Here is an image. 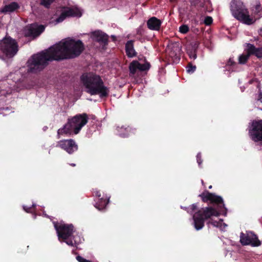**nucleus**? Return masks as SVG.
<instances>
[{"label": "nucleus", "mask_w": 262, "mask_h": 262, "mask_svg": "<svg viewBox=\"0 0 262 262\" xmlns=\"http://www.w3.org/2000/svg\"><path fill=\"white\" fill-rule=\"evenodd\" d=\"M84 50L80 40L71 39L61 41L48 49L33 55L28 60L29 72L37 73L49 64V61H61L78 57Z\"/></svg>", "instance_id": "1"}, {"label": "nucleus", "mask_w": 262, "mask_h": 262, "mask_svg": "<svg viewBox=\"0 0 262 262\" xmlns=\"http://www.w3.org/2000/svg\"><path fill=\"white\" fill-rule=\"evenodd\" d=\"M199 196L203 202H209L210 204L216 206V208L212 206H208L202 208L198 211L200 212L201 215L205 220L210 219L212 216H219L221 214H226L227 210L225 206L223 199L221 196L211 193L208 190L204 191Z\"/></svg>", "instance_id": "2"}, {"label": "nucleus", "mask_w": 262, "mask_h": 262, "mask_svg": "<svg viewBox=\"0 0 262 262\" xmlns=\"http://www.w3.org/2000/svg\"><path fill=\"white\" fill-rule=\"evenodd\" d=\"M81 81L85 89V91L91 95H99L100 97L105 98L109 95V89L104 85L99 75L93 73H85L80 77Z\"/></svg>", "instance_id": "3"}, {"label": "nucleus", "mask_w": 262, "mask_h": 262, "mask_svg": "<svg viewBox=\"0 0 262 262\" xmlns=\"http://www.w3.org/2000/svg\"><path fill=\"white\" fill-rule=\"evenodd\" d=\"M88 115L86 113L78 114L69 118L67 123L57 131V138L59 139L61 135L78 134L82 128L88 123Z\"/></svg>", "instance_id": "4"}, {"label": "nucleus", "mask_w": 262, "mask_h": 262, "mask_svg": "<svg viewBox=\"0 0 262 262\" xmlns=\"http://www.w3.org/2000/svg\"><path fill=\"white\" fill-rule=\"evenodd\" d=\"M230 10L234 17L244 24L250 25L255 21L250 16L248 9L241 0H232Z\"/></svg>", "instance_id": "5"}, {"label": "nucleus", "mask_w": 262, "mask_h": 262, "mask_svg": "<svg viewBox=\"0 0 262 262\" xmlns=\"http://www.w3.org/2000/svg\"><path fill=\"white\" fill-rule=\"evenodd\" d=\"M54 225L60 241L62 240L69 246L77 247L78 243L74 239V236H73L74 227L72 224L54 222Z\"/></svg>", "instance_id": "6"}, {"label": "nucleus", "mask_w": 262, "mask_h": 262, "mask_svg": "<svg viewBox=\"0 0 262 262\" xmlns=\"http://www.w3.org/2000/svg\"><path fill=\"white\" fill-rule=\"evenodd\" d=\"M17 42L10 36L0 40V52L8 58L13 57L18 51Z\"/></svg>", "instance_id": "7"}, {"label": "nucleus", "mask_w": 262, "mask_h": 262, "mask_svg": "<svg viewBox=\"0 0 262 262\" xmlns=\"http://www.w3.org/2000/svg\"><path fill=\"white\" fill-rule=\"evenodd\" d=\"M249 135L254 142H262V120L252 121L249 129Z\"/></svg>", "instance_id": "8"}, {"label": "nucleus", "mask_w": 262, "mask_h": 262, "mask_svg": "<svg viewBox=\"0 0 262 262\" xmlns=\"http://www.w3.org/2000/svg\"><path fill=\"white\" fill-rule=\"evenodd\" d=\"M240 242L242 245H250L252 247H258L261 245L258 236L252 231H246V233L241 232Z\"/></svg>", "instance_id": "9"}, {"label": "nucleus", "mask_w": 262, "mask_h": 262, "mask_svg": "<svg viewBox=\"0 0 262 262\" xmlns=\"http://www.w3.org/2000/svg\"><path fill=\"white\" fill-rule=\"evenodd\" d=\"M45 29L43 25L37 26L35 24H31L26 26L24 29L25 36L31 37L34 39L40 35Z\"/></svg>", "instance_id": "10"}, {"label": "nucleus", "mask_w": 262, "mask_h": 262, "mask_svg": "<svg viewBox=\"0 0 262 262\" xmlns=\"http://www.w3.org/2000/svg\"><path fill=\"white\" fill-rule=\"evenodd\" d=\"M57 146L67 151L69 154H73L78 149V145L73 139L62 140L57 142Z\"/></svg>", "instance_id": "11"}, {"label": "nucleus", "mask_w": 262, "mask_h": 262, "mask_svg": "<svg viewBox=\"0 0 262 262\" xmlns=\"http://www.w3.org/2000/svg\"><path fill=\"white\" fill-rule=\"evenodd\" d=\"M81 13L77 9H73L71 8H66L62 11L59 16L55 19L56 24L63 21L67 17L81 16Z\"/></svg>", "instance_id": "12"}, {"label": "nucleus", "mask_w": 262, "mask_h": 262, "mask_svg": "<svg viewBox=\"0 0 262 262\" xmlns=\"http://www.w3.org/2000/svg\"><path fill=\"white\" fill-rule=\"evenodd\" d=\"M91 37L94 40L102 43L104 46L107 45L108 43V36L102 31L97 30L92 32Z\"/></svg>", "instance_id": "13"}, {"label": "nucleus", "mask_w": 262, "mask_h": 262, "mask_svg": "<svg viewBox=\"0 0 262 262\" xmlns=\"http://www.w3.org/2000/svg\"><path fill=\"white\" fill-rule=\"evenodd\" d=\"M246 47L245 51L249 55H254L258 58H262V47L256 48L254 45L249 43H246Z\"/></svg>", "instance_id": "14"}, {"label": "nucleus", "mask_w": 262, "mask_h": 262, "mask_svg": "<svg viewBox=\"0 0 262 262\" xmlns=\"http://www.w3.org/2000/svg\"><path fill=\"white\" fill-rule=\"evenodd\" d=\"M193 225L196 230H199L203 228L205 220L201 215L200 212H196L193 215Z\"/></svg>", "instance_id": "15"}, {"label": "nucleus", "mask_w": 262, "mask_h": 262, "mask_svg": "<svg viewBox=\"0 0 262 262\" xmlns=\"http://www.w3.org/2000/svg\"><path fill=\"white\" fill-rule=\"evenodd\" d=\"M162 21L156 17L152 16L147 21V26L151 30L159 31L161 28Z\"/></svg>", "instance_id": "16"}, {"label": "nucleus", "mask_w": 262, "mask_h": 262, "mask_svg": "<svg viewBox=\"0 0 262 262\" xmlns=\"http://www.w3.org/2000/svg\"><path fill=\"white\" fill-rule=\"evenodd\" d=\"M125 53L128 58L135 57L137 55L134 47V41L132 40H128L125 43Z\"/></svg>", "instance_id": "17"}, {"label": "nucleus", "mask_w": 262, "mask_h": 262, "mask_svg": "<svg viewBox=\"0 0 262 262\" xmlns=\"http://www.w3.org/2000/svg\"><path fill=\"white\" fill-rule=\"evenodd\" d=\"M18 8H19L18 4L16 2H13L8 5H6L0 10V12L4 13L12 12Z\"/></svg>", "instance_id": "18"}, {"label": "nucleus", "mask_w": 262, "mask_h": 262, "mask_svg": "<svg viewBox=\"0 0 262 262\" xmlns=\"http://www.w3.org/2000/svg\"><path fill=\"white\" fill-rule=\"evenodd\" d=\"M109 202V198H101L96 203L95 207L99 210L104 209Z\"/></svg>", "instance_id": "19"}, {"label": "nucleus", "mask_w": 262, "mask_h": 262, "mask_svg": "<svg viewBox=\"0 0 262 262\" xmlns=\"http://www.w3.org/2000/svg\"><path fill=\"white\" fill-rule=\"evenodd\" d=\"M197 46L196 43H194L191 49H188L187 51V53L189 56V57L191 59H196V51H197Z\"/></svg>", "instance_id": "20"}, {"label": "nucleus", "mask_w": 262, "mask_h": 262, "mask_svg": "<svg viewBox=\"0 0 262 262\" xmlns=\"http://www.w3.org/2000/svg\"><path fill=\"white\" fill-rule=\"evenodd\" d=\"M129 73L132 75L136 74L137 70H139L138 61L137 60H133L129 65Z\"/></svg>", "instance_id": "21"}, {"label": "nucleus", "mask_w": 262, "mask_h": 262, "mask_svg": "<svg viewBox=\"0 0 262 262\" xmlns=\"http://www.w3.org/2000/svg\"><path fill=\"white\" fill-rule=\"evenodd\" d=\"M250 55H249L248 53H247L246 54H242L238 57V62L239 64H245L250 57Z\"/></svg>", "instance_id": "22"}, {"label": "nucleus", "mask_w": 262, "mask_h": 262, "mask_svg": "<svg viewBox=\"0 0 262 262\" xmlns=\"http://www.w3.org/2000/svg\"><path fill=\"white\" fill-rule=\"evenodd\" d=\"M139 70L140 71H145L148 70L150 67V64L149 62H146L143 64H141L138 62Z\"/></svg>", "instance_id": "23"}, {"label": "nucleus", "mask_w": 262, "mask_h": 262, "mask_svg": "<svg viewBox=\"0 0 262 262\" xmlns=\"http://www.w3.org/2000/svg\"><path fill=\"white\" fill-rule=\"evenodd\" d=\"M254 13L258 14L261 10V5L259 1L256 2V4L254 6Z\"/></svg>", "instance_id": "24"}, {"label": "nucleus", "mask_w": 262, "mask_h": 262, "mask_svg": "<svg viewBox=\"0 0 262 262\" xmlns=\"http://www.w3.org/2000/svg\"><path fill=\"white\" fill-rule=\"evenodd\" d=\"M196 67L193 65L191 62L188 63L186 69L187 72L189 73H193L196 70Z\"/></svg>", "instance_id": "25"}, {"label": "nucleus", "mask_w": 262, "mask_h": 262, "mask_svg": "<svg viewBox=\"0 0 262 262\" xmlns=\"http://www.w3.org/2000/svg\"><path fill=\"white\" fill-rule=\"evenodd\" d=\"M189 28L187 25H183L179 27V31L183 33L186 34L189 31Z\"/></svg>", "instance_id": "26"}, {"label": "nucleus", "mask_w": 262, "mask_h": 262, "mask_svg": "<svg viewBox=\"0 0 262 262\" xmlns=\"http://www.w3.org/2000/svg\"><path fill=\"white\" fill-rule=\"evenodd\" d=\"M55 0H41L40 4L45 6L46 8H49L51 4Z\"/></svg>", "instance_id": "27"}, {"label": "nucleus", "mask_w": 262, "mask_h": 262, "mask_svg": "<svg viewBox=\"0 0 262 262\" xmlns=\"http://www.w3.org/2000/svg\"><path fill=\"white\" fill-rule=\"evenodd\" d=\"M213 19L212 17L207 16L205 17L204 23L206 26H209L212 24Z\"/></svg>", "instance_id": "28"}, {"label": "nucleus", "mask_w": 262, "mask_h": 262, "mask_svg": "<svg viewBox=\"0 0 262 262\" xmlns=\"http://www.w3.org/2000/svg\"><path fill=\"white\" fill-rule=\"evenodd\" d=\"M223 220H221L220 222L217 221H213L212 220H210L208 222V224H211L214 227H219L221 226V222H222Z\"/></svg>", "instance_id": "29"}, {"label": "nucleus", "mask_w": 262, "mask_h": 262, "mask_svg": "<svg viewBox=\"0 0 262 262\" xmlns=\"http://www.w3.org/2000/svg\"><path fill=\"white\" fill-rule=\"evenodd\" d=\"M197 163H198L199 166H201V164L203 162V160L202 159V155L200 152L198 153L196 156Z\"/></svg>", "instance_id": "30"}, {"label": "nucleus", "mask_w": 262, "mask_h": 262, "mask_svg": "<svg viewBox=\"0 0 262 262\" xmlns=\"http://www.w3.org/2000/svg\"><path fill=\"white\" fill-rule=\"evenodd\" d=\"M236 63L233 60V58L230 57L228 60L226 66H232L235 65Z\"/></svg>", "instance_id": "31"}, {"label": "nucleus", "mask_w": 262, "mask_h": 262, "mask_svg": "<svg viewBox=\"0 0 262 262\" xmlns=\"http://www.w3.org/2000/svg\"><path fill=\"white\" fill-rule=\"evenodd\" d=\"M196 4L200 7H204L206 3V0H196Z\"/></svg>", "instance_id": "32"}, {"label": "nucleus", "mask_w": 262, "mask_h": 262, "mask_svg": "<svg viewBox=\"0 0 262 262\" xmlns=\"http://www.w3.org/2000/svg\"><path fill=\"white\" fill-rule=\"evenodd\" d=\"M76 259L79 262H91V260H87L80 255H78L76 256Z\"/></svg>", "instance_id": "33"}, {"label": "nucleus", "mask_w": 262, "mask_h": 262, "mask_svg": "<svg viewBox=\"0 0 262 262\" xmlns=\"http://www.w3.org/2000/svg\"><path fill=\"white\" fill-rule=\"evenodd\" d=\"M34 207H35V205L34 204H33L31 207H28L26 206H24L23 208L26 212L29 213V212H32V209Z\"/></svg>", "instance_id": "34"}, {"label": "nucleus", "mask_w": 262, "mask_h": 262, "mask_svg": "<svg viewBox=\"0 0 262 262\" xmlns=\"http://www.w3.org/2000/svg\"><path fill=\"white\" fill-rule=\"evenodd\" d=\"M198 208V206H197V205L196 204H193L192 205H191L190 206V212L191 213H192L194 211H195Z\"/></svg>", "instance_id": "35"}, {"label": "nucleus", "mask_w": 262, "mask_h": 262, "mask_svg": "<svg viewBox=\"0 0 262 262\" xmlns=\"http://www.w3.org/2000/svg\"><path fill=\"white\" fill-rule=\"evenodd\" d=\"M117 129L119 132H121L122 130H125L126 132H128V130H129V127L128 126V127H123V126L120 127L119 126L117 127Z\"/></svg>", "instance_id": "36"}, {"label": "nucleus", "mask_w": 262, "mask_h": 262, "mask_svg": "<svg viewBox=\"0 0 262 262\" xmlns=\"http://www.w3.org/2000/svg\"><path fill=\"white\" fill-rule=\"evenodd\" d=\"M94 194L96 196H97L98 198H99L100 199V198L101 196V193L99 191H98V190L95 191L94 192Z\"/></svg>", "instance_id": "37"}, {"label": "nucleus", "mask_w": 262, "mask_h": 262, "mask_svg": "<svg viewBox=\"0 0 262 262\" xmlns=\"http://www.w3.org/2000/svg\"><path fill=\"white\" fill-rule=\"evenodd\" d=\"M176 47H174L175 48L174 55H177V53L179 52L180 51V49L179 47L178 46V45L177 44H176Z\"/></svg>", "instance_id": "38"}, {"label": "nucleus", "mask_w": 262, "mask_h": 262, "mask_svg": "<svg viewBox=\"0 0 262 262\" xmlns=\"http://www.w3.org/2000/svg\"><path fill=\"white\" fill-rule=\"evenodd\" d=\"M259 34L262 35V28H260L259 30Z\"/></svg>", "instance_id": "39"}, {"label": "nucleus", "mask_w": 262, "mask_h": 262, "mask_svg": "<svg viewBox=\"0 0 262 262\" xmlns=\"http://www.w3.org/2000/svg\"><path fill=\"white\" fill-rule=\"evenodd\" d=\"M70 165L73 167H75L76 166V164L75 163H71L70 164Z\"/></svg>", "instance_id": "40"}, {"label": "nucleus", "mask_w": 262, "mask_h": 262, "mask_svg": "<svg viewBox=\"0 0 262 262\" xmlns=\"http://www.w3.org/2000/svg\"><path fill=\"white\" fill-rule=\"evenodd\" d=\"M208 188H209V189H211V188H212V186H211V185L209 186V187H208Z\"/></svg>", "instance_id": "41"}, {"label": "nucleus", "mask_w": 262, "mask_h": 262, "mask_svg": "<svg viewBox=\"0 0 262 262\" xmlns=\"http://www.w3.org/2000/svg\"><path fill=\"white\" fill-rule=\"evenodd\" d=\"M126 136V135L124 134L123 136H122V137H125Z\"/></svg>", "instance_id": "42"}, {"label": "nucleus", "mask_w": 262, "mask_h": 262, "mask_svg": "<svg viewBox=\"0 0 262 262\" xmlns=\"http://www.w3.org/2000/svg\"><path fill=\"white\" fill-rule=\"evenodd\" d=\"M91 262H92V261H91Z\"/></svg>", "instance_id": "43"}]
</instances>
